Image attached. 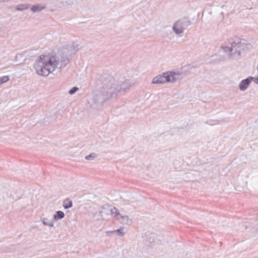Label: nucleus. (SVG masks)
<instances>
[{"label": "nucleus", "instance_id": "1", "mask_svg": "<svg viewBox=\"0 0 258 258\" xmlns=\"http://www.w3.org/2000/svg\"><path fill=\"white\" fill-rule=\"evenodd\" d=\"M102 87L100 91L95 93L90 101L95 108H101L103 103L110 98H115L117 95L124 93L131 86L128 80L118 77L113 78L107 74H103L100 78Z\"/></svg>", "mask_w": 258, "mask_h": 258}, {"label": "nucleus", "instance_id": "2", "mask_svg": "<svg viewBox=\"0 0 258 258\" xmlns=\"http://www.w3.org/2000/svg\"><path fill=\"white\" fill-rule=\"evenodd\" d=\"M70 55L68 49H63L60 57L53 55H41L33 67L39 75L46 77L56 69L65 67L70 61Z\"/></svg>", "mask_w": 258, "mask_h": 258}, {"label": "nucleus", "instance_id": "3", "mask_svg": "<svg viewBox=\"0 0 258 258\" xmlns=\"http://www.w3.org/2000/svg\"><path fill=\"white\" fill-rule=\"evenodd\" d=\"M251 45L249 43L242 42H229L226 45L222 46V49L230 59H238L243 52L251 48Z\"/></svg>", "mask_w": 258, "mask_h": 258}, {"label": "nucleus", "instance_id": "4", "mask_svg": "<svg viewBox=\"0 0 258 258\" xmlns=\"http://www.w3.org/2000/svg\"><path fill=\"white\" fill-rule=\"evenodd\" d=\"M182 74L180 72H168L162 75L154 77L152 80V84H163L166 82L174 83L179 79V76Z\"/></svg>", "mask_w": 258, "mask_h": 258}, {"label": "nucleus", "instance_id": "5", "mask_svg": "<svg viewBox=\"0 0 258 258\" xmlns=\"http://www.w3.org/2000/svg\"><path fill=\"white\" fill-rule=\"evenodd\" d=\"M191 24V21L189 19L183 18L174 23L172 30L176 35L180 36Z\"/></svg>", "mask_w": 258, "mask_h": 258}, {"label": "nucleus", "instance_id": "6", "mask_svg": "<svg viewBox=\"0 0 258 258\" xmlns=\"http://www.w3.org/2000/svg\"><path fill=\"white\" fill-rule=\"evenodd\" d=\"M117 220L123 225H130L132 223V219L128 216L121 214L117 217Z\"/></svg>", "mask_w": 258, "mask_h": 258}, {"label": "nucleus", "instance_id": "7", "mask_svg": "<svg viewBox=\"0 0 258 258\" xmlns=\"http://www.w3.org/2000/svg\"><path fill=\"white\" fill-rule=\"evenodd\" d=\"M252 79L253 77H250L246 79L242 80L239 85V89L241 91L245 90L250 84Z\"/></svg>", "mask_w": 258, "mask_h": 258}, {"label": "nucleus", "instance_id": "8", "mask_svg": "<svg viewBox=\"0 0 258 258\" xmlns=\"http://www.w3.org/2000/svg\"><path fill=\"white\" fill-rule=\"evenodd\" d=\"M46 8V5H42L40 4H37L33 5L31 8V10L33 13H37L41 11L42 10L45 9Z\"/></svg>", "mask_w": 258, "mask_h": 258}, {"label": "nucleus", "instance_id": "9", "mask_svg": "<svg viewBox=\"0 0 258 258\" xmlns=\"http://www.w3.org/2000/svg\"><path fill=\"white\" fill-rule=\"evenodd\" d=\"M118 234V236H123L125 234V232L124 231V227H121L119 229L113 230V231H108L107 232L106 234L107 235L110 236V234Z\"/></svg>", "mask_w": 258, "mask_h": 258}, {"label": "nucleus", "instance_id": "10", "mask_svg": "<svg viewBox=\"0 0 258 258\" xmlns=\"http://www.w3.org/2000/svg\"><path fill=\"white\" fill-rule=\"evenodd\" d=\"M30 5L29 4H19L15 7V10L17 11H23L28 10L30 8Z\"/></svg>", "mask_w": 258, "mask_h": 258}, {"label": "nucleus", "instance_id": "11", "mask_svg": "<svg viewBox=\"0 0 258 258\" xmlns=\"http://www.w3.org/2000/svg\"><path fill=\"white\" fill-rule=\"evenodd\" d=\"M64 213L61 211H58L56 212L55 215H54L53 220L54 221H56L62 219L63 218H64Z\"/></svg>", "mask_w": 258, "mask_h": 258}, {"label": "nucleus", "instance_id": "12", "mask_svg": "<svg viewBox=\"0 0 258 258\" xmlns=\"http://www.w3.org/2000/svg\"><path fill=\"white\" fill-rule=\"evenodd\" d=\"M110 214L112 216H113L114 217H116L117 218V217L119 216V215L121 214L119 213V212L118 210V209L116 207H113V208H111L110 209Z\"/></svg>", "mask_w": 258, "mask_h": 258}, {"label": "nucleus", "instance_id": "13", "mask_svg": "<svg viewBox=\"0 0 258 258\" xmlns=\"http://www.w3.org/2000/svg\"><path fill=\"white\" fill-rule=\"evenodd\" d=\"M42 223L44 225L48 226L50 227H53L54 225L53 222L52 221L45 218L43 219Z\"/></svg>", "mask_w": 258, "mask_h": 258}, {"label": "nucleus", "instance_id": "14", "mask_svg": "<svg viewBox=\"0 0 258 258\" xmlns=\"http://www.w3.org/2000/svg\"><path fill=\"white\" fill-rule=\"evenodd\" d=\"M63 206L65 209H68L73 206V203L72 201L65 200L63 202Z\"/></svg>", "mask_w": 258, "mask_h": 258}, {"label": "nucleus", "instance_id": "15", "mask_svg": "<svg viewBox=\"0 0 258 258\" xmlns=\"http://www.w3.org/2000/svg\"><path fill=\"white\" fill-rule=\"evenodd\" d=\"M10 78L8 76H5L2 77H0V85L2 83H4L7 82L9 80Z\"/></svg>", "mask_w": 258, "mask_h": 258}, {"label": "nucleus", "instance_id": "16", "mask_svg": "<svg viewBox=\"0 0 258 258\" xmlns=\"http://www.w3.org/2000/svg\"><path fill=\"white\" fill-rule=\"evenodd\" d=\"M96 157L95 153H91L89 155H87L85 156V159L88 160H93Z\"/></svg>", "mask_w": 258, "mask_h": 258}, {"label": "nucleus", "instance_id": "17", "mask_svg": "<svg viewBox=\"0 0 258 258\" xmlns=\"http://www.w3.org/2000/svg\"><path fill=\"white\" fill-rule=\"evenodd\" d=\"M78 90L79 88L77 87H74L69 90V93L70 94L73 95L75 94Z\"/></svg>", "mask_w": 258, "mask_h": 258}, {"label": "nucleus", "instance_id": "18", "mask_svg": "<svg viewBox=\"0 0 258 258\" xmlns=\"http://www.w3.org/2000/svg\"><path fill=\"white\" fill-rule=\"evenodd\" d=\"M252 80H253L255 84H258V77L257 78H253V79H252Z\"/></svg>", "mask_w": 258, "mask_h": 258}, {"label": "nucleus", "instance_id": "19", "mask_svg": "<svg viewBox=\"0 0 258 258\" xmlns=\"http://www.w3.org/2000/svg\"><path fill=\"white\" fill-rule=\"evenodd\" d=\"M10 0H0V2H8Z\"/></svg>", "mask_w": 258, "mask_h": 258}, {"label": "nucleus", "instance_id": "20", "mask_svg": "<svg viewBox=\"0 0 258 258\" xmlns=\"http://www.w3.org/2000/svg\"><path fill=\"white\" fill-rule=\"evenodd\" d=\"M105 206H103V207H102V209H105Z\"/></svg>", "mask_w": 258, "mask_h": 258}, {"label": "nucleus", "instance_id": "21", "mask_svg": "<svg viewBox=\"0 0 258 258\" xmlns=\"http://www.w3.org/2000/svg\"><path fill=\"white\" fill-rule=\"evenodd\" d=\"M102 213H103V212H102V211H100V212H99V214H101Z\"/></svg>", "mask_w": 258, "mask_h": 258}, {"label": "nucleus", "instance_id": "22", "mask_svg": "<svg viewBox=\"0 0 258 258\" xmlns=\"http://www.w3.org/2000/svg\"><path fill=\"white\" fill-rule=\"evenodd\" d=\"M210 124H211V125H213V124H215V123H210Z\"/></svg>", "mask_w": 258, "mask_h": 258}, {"label": "nucleus", "instance_id": "23", "mask_svg": "<svg viewBox=\"0 0 258 258\" xmlns=\"http://www.w3.org/2000/svg\"><path fill=\"white\" fill-rule=\"evenodd\" d=\"M78 51V49L75 50V52H77Z\"/></svg>", "mask_w": 258, "mask_h": 258}]
</instances>
